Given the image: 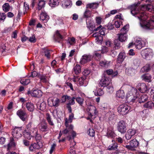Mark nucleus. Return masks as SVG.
<instances>
[{
  "mask_svg": "<svg viewBox=\"0 0 154 154\" xmlns=\"http://www.w3.org/2000/svg\"><path fill=\"white\" fill-rule=\"evenodd\" d=\"M140 4V3H139L138 4H134L131 6V12L133 16H135L140 12V9L138 7V5ZM153 8V7L152 5L150 4H148L144 5L141 6L140 9L142 10H145L149 11H152Z\"/></svg>",
  "mask_w": 154,
  "mask_h": 154,
  "instance_id": "1",
  "label": "nucleus"
},
{
  "mask_svg": "<svg viewBox=\"0 0 154 154\" xmlns=\"http://www.w3.org/2000/svg\"><path fill=\"white\" fill-rule=\"evenodd\" d=\"M141 54L144 59L149 60L153 57L154 53L152 49L147 48L142 50Z\"/></svg>",
  "mask_w": 154,
  "mask_h": 154,
  "instance_id": "2",
  "label": "nucleus"
},
{
  "mask_svg": "<svg viewBox=\"0 0 154 154\" xmlns=\"http://www.w3.org/2000/svg\"><path fill=\"white\" fill-rule=\"evenodd\" d=\"M127 100L128 102H134L135 100L137 99V90L133 88L130 91H129L127 95Z\"/></svg>",
  "mask_w": 154,
  "mask_h": 154,
  "instance_id": "3",
  "label": "nucleus"
},
{
  "mask_svg": "<svg viewBox=\"0 0 154 154\" xmlns=\"http://www.w3.org/2000/svg\"><path fill=\"white\" fill-rule=\"evenodd\" d=\"M88 79L86 76H83L79 78L78 77H74L73 81L74 82H77V83L80 86L83 85L86 86L88 83Z\"/></svg>",
  "mask_w": 154,
  "mask_h": 154,
  "instance_id": "4",
  "label": "nucleus"
},
{
  "mask_svg": "<svg viewBox=\"0 0 154 154\" xmlns=\"http://www.w3.org/2000/svg\"><path fill=\"white\" fill-rule=\"evenodd\" d=\"M139 145V142L136 139H134L130 141L129 145L125 144L124 146L128 150L134 151L135 150V148L137 147Z\"/></svg>",
  "mask_w": 154,
  "mask_h": 154,
  "instance_id": "5",
  "label": "nucleus"
},
{
  "mask_svg": "<svg viewBox=\"0 0 154 154\" xmlns=\"http://www.w3.org/2000/svg\"><path fill=\"white\" fill-rule=\"evenodd\" d=\"M24 137L28 140H30L32 137L35 136L36 140H40L41 137L39 134L36 133H32V132L25 130L23 132Z\"/></svg>",
  "mask_w": 154,
  "mask_h": 154,
  "instance_id": "6",
  "label": "nucleus"
},
{
  "mask_svg": "<svg viewBox=\"0 0 154 154\" xmlns=\"http://www.w3.org/2000/svg\"><path fill=\"white\" fill-rule=\"evenodd\" d=\"M23 129L22 127H15L12 131V135L13 137L17 139L19 138L22 136Z\"/></svg>",
  "mask_w": 154,
  "mask_h": 154,
  "instance_id": "7",
  "label": "nucleus"
},
{
  "mask_svg": "<svg viewBox=\"0 0 154 154\" xmlns=\"http://www.w3.org/2000/svg\"><path fill=\"white\" fill-rule=\"evenodd\" d=\"M86 104L88 106V114L90 116L92 117L97 114L98 112L94 106L91 103H88L87 102H86Z\"/></svg>",
  "mask_w": 154,
  "mask_h": 154,
  "instance_id": "8",
  "label": "nucleus"
},
{
  "mask_svg": "<svg viewBox=\"0 0 154 154\" xmlns=\"http://www.w3.org/2000/svg\"><path fill=\"white\" fill-rule=\"evenodd\" d=\"M127 124L125 122L121 120L119 122L117 125L118 131L122 134L125 133L127 130Z\"/></svg>",
  "mask_w": 154,
  "mask_h": 154,
  "instance_id": "9",
  "label": "nucleus"
},
{
  "mask_svg": "<svg viewBox=\"0 0 154 154\" xmlns=\"http://www.w3.org/2000/svg\"><path fill=\"white\" fill-rule=\"evenodd\" d=\"M130 107L126 104L120 105L118 108L119 113L122 115H125L128 113Z\"/></svg>",
  "mask_w": 154,
  "mask_h": 154,
  "instance_id": "10",
  "label": "nucleus"
},
{
  "mask_svg": "<svg viewBox=\"0 0 154 154\" xmlns=\"http://www.w3.org/2000/svg\"><path fill=\"white\" fill-rule=\"evenodd\" d=\"M48 103L50 106L56 107L59 106L60 100L57 97H51L48 99Z\"/></svg>",
  "mask_w": 154,
  "mask_h": 154,
  "instance_id": "11",
  "label": "nucleus"
},
{
  "mask_svg": "<svg viewBox=\"0 0 154 154\" xmlns=\"http://www.w3.org/2000/svg\"><path fill=\"white\" fill-rule=\"evenodd\" d=\"M74 116V114L73 113H71V114L69 115L68 119L67 118L66 119L65 125L66 127L67 128V129L71 130L73 128V126L72 125L69 124V123L72 122Z\"/></svg>",
  "mask_w": 154,
  "mask_h": 154,
  "instance_id": "12",
  "label": "nucleus"
},
{
  "mask_svg": "<svg viewBox=\"0 0 154 154\" xmlns=\"http://www.w3.org/2000/svg\"><path fill=\"white\" fill-rule=\"evenodd\" d=\"M42 146V144L40 142L34 143L30 144L29 147V149L31 152H34Z\"/></svg>",
  "mask_w": 154,
  "mask_h": 154,
  "instance_id": "13",
  "label": "nucleus"
},
{
  "mask_svg": "<svg viewBox=\"0 0 154 154\" xmlns=\"http://www.w3.org/2000/svg\"><path fill=\"white\" fill-rule=\"evenodd\" d=\"M154 26V16L150 17L149 21L145 25V28L149 29H153Z\"/></svg>",
  "mask_w": 154,
  "mask_h": 154,
  "instance_id": "14",
  "label": "nucleus"
},
{
  "mask_svg": "<svg viewBox=\"0 0 154 154\" xmlns=\"http://www.w3.org/2000/svg\"><path fill=\"white\" fill-rule=\"evenodd\" d=\"M110 83V80L108 77H104L100 81L99 84L101 86L105 87L109 85Z\"/></svg>",
  "mask_w": 154,
  "mask_h": 154,
  "instance_id": "15",
  "label": "nucleus"
},
{
  "mask_svg": "<svg viewBox=\"0 0 154 154\" xmlns=\"http://www.w3.org/2000/svg\"><path fill=\"white\" fill-rule=\"evenodd\" d=\"M92 56L88 54H84L81 58L80 63L82 64H84L91 60Z\"/></svg>",
  "mask_w": 154,
  "mask_h": 154,
  "instance_id": "16",
  "label": "nucleus"
},
{
  "mask_svg": "<svg viewBox=\"0 0 154 154\" xmlns=\"http://www.w3.org/2000/svg\"><path fill=\"white\" fill-rule=\"evenodd\" d=\"M28 94H30L34 97H40L42 95V92L40 90H35L32 91H28Z\"/></svg>",
  "mask_w": 154,
  "mask_h": 154,
  "instance_id": "17",
  "label": "nucleus"
},
{
  "mask_svg": "<svg viewBox=\"0 0 154 154\" xmlns=\"http://www.w3.org/2000/svg\"><path fill=\"white\" fill-rule=\"evenodd\" d=\"M137 88L142 93H145L148 90L147 86L143 83L138 84L137 86Z\"/></svg>",
  "mask_w": 154,
  "mask_h": 154,
  "instance_id": "18",
  "label": "nucleus"
},
{
  "mask_svg": "<svg viewBox=\"0 0 154 154\" xmlns=\"http://www.w3.org/2000/svg\"><path fill=\"white\" fill-rule=\"evenodd\" d=\"M30 128H31V131L32 133L37 134V130L36 128L32 125L31 122H29L26 126L25 130L29 131Z\"/></svg>",
  "mask_w": 154,
  "mask_h": 154,
  "instance_id": "19",
  "label": "nucleus"
},
{
  "mask_svg": "<svg viewBox=\"0 0 154 154\" xmlns=\"http://www.w3.org/2000/svg\"><path fill=\"white\" fill-rule=\"evenodd\" d=\"M17 114L23 121H26L27 118V115L25 112L20 109L17 112Z\"/></svg>",
  "mask_w": 154,
  "mask_h": 154,
  "instance_id": "20",
  "label": "nucleus"
},
{
  "mask_svg": "<svg viewBox=\"0 0 154 154\" xmlns=\"http://www.w3.org/2000/svg\"><path fill=\"white\" fill-rule=\"evenodd\" d=\"M39 129L42 132H45L48 130V127L47 124L46 122L43 121L39 125Z\"/></svg>",
  "mask_w": 154,
  "mask_h": 154,
  "instance_id": "21",
  "label": "nucleus"
},
{
  "mask_svg": "<svg viewBox=\"0 0 154 154\" xmlns=\"http://www.w3.org/2000/svg\"><path fill=\"white\" fill-rule=\"evenodd\" d=\"M137 49H140L145 45V42L140 39H137L134 43Z\"/></svg>",
  "mask_w": 154,
  "mask_h": 154,
  "instance_id": "22",
  "label": "nucleus"
},
{
  "mask_svg": "<svg viewBox=\"0 0 154 154\" xmlns=\"http://www.w3.org/2000/svg\"><path fill=\"white\" fill-rule=\"evenodd\" d=\"M61 2L62 7L64 8H69L72 5L71 0H63Z\"/></svg>",
  "mask_w": 154,
  "mask_h": 154,
  "instance_id": "23",
  "label": "nucleus"
},
{
  "mask_svg": "<svg viewBox=\"0 0 154 154\" xmlns=\"http://www.w3.org/2000/svg\"><path fill=\"white\" fill-rule=\"evenodd\" d=\"M119 41L121 42H124L127 39V35L126 34L121 32L120 34L117 35Z\"/></svg>",
  "mask_w": 154,
  "mask_h": 154,
  "instance_id": "24",
  "label": "nucleus"
},
{
  "mask_svg": "<svg viewBox=\"0 0 154 154\" xmlns=\"http://www.w3.org/2000/svg\"><path fill=\"white\" fill-rule=\"evenodd\" d=\"M107 135L108 137L113 138L115 137V134L112 127H109L108 128Z\"/></svg>",
  "mask_w": 154,
  "mask_h": 154,
  "instance_id": "25",
  "label": "nucleus"
},
{
  "mask_svg": "<svg viewBox=\"0 0 154 154\" xmlns=\"http://www.w3.org/2000/svg\"><path fill=\"white\" fill-rule=\"evenodd\" d=\"M49 17L45 12H42L40 14V20L46 22L49 20Z\"/></svg>",
  "mask_w": 154,
  "mask_h": 154,
  "instance_id": "26",
  "label": "nucleus"
},
{
  "mask_svg": "<svg viewBox=\"0 0 154 154\" xmlns=\"http://www.w3.org/2000/svg\"><path fill=\"white\" fill-rule=\"evenodd\" d=\"M54 38L55 40L58 42L63 39V37L61 35L60 33V32L58 30H57L54 36Z\"/></svg>",
  "mask_w": 154,
  "mask_h": 154,
  "instance_id": "27",
  "label": "nucleus"
},
{
  "mask_svg": "<svg viewBox=\"0 0 154 154\" xmlns=\"http://www.w3.org/2000/svg\"><path fill=\"white\" fill-rule=\"evenodd\" d=\"M98 3L96 2L88 3L86 5V8L87 9H96L98 7Z\"/></svg>",
  "mask_w": 154,
  "mask_h": 154,
  "instance_id": "28",
  "label": "nucleus"
},
{
  "mask_svg": "<svg viewBox=\"0 0 154 154\" xmlns=\"http://www.w3.org/2000/svg\"><path fill=\"white\" fill-rule=\"evenodd\" d=\"M93 36L94 37L96 38V42L97 43H101L103 40V37L102 36L99 35L98 32H96L94 33Z\"/></svg>",
  "mask_w": 154,
  "mask_h": 154,
  "instance_id": "29",
  "label": "nucleus"
},
{
  "mask_svg": "<svg viewBox=\"0 0 154 154\" xmlns=\"http://www.w3.org/2000/svg\"><path fill=\"white\" fill-rule=\"evenodd\" d=\"M26 107L27 109L30 112L33 111L34 109V104L31 102L26 103Z\"/></svg>",
  "mask_w": 154,
  "mask_h": 154,
  "instance_id": "30",
  "label": "nucleus"
},
{
  "mask_svg": "<svg viewBox=\"0 0 154 154\" xmlns=\"http://www.w3.org/2000/svg\"><path fill=\"white\" fill-rule=\"evenodd\" d=\"M117 97L123 99L125 97V93L123 90H119L117 91L116 93Z\"/></svg>",
  "mask_w": 154,
  "mask_h": 154,
  "instance_id": "31",
  "label": "nucleus"
},
{
  "mask_svg": "<svg viewBox=\"0 0 154 154\" xmlns=\"http://www.w3.org/2000/svg\"><path fill=\"white\" fill-rule=\"evenodd\" d=\"M70 145L71 146L68 154H75V149L74 147V146L75 145V142L73 140L71 142Z\"/></svg>",
  "mask_w": 154,
  "mask_h": 154,
  "instance_id": "32",
  "label": "nucleus"
},
{
  "mask_svg": "<svg viewBox=\"0 0 154 154\" xmlns=\"http://www.w3.org/2000/svg\"><path fill=\"white\" fill-rule=\"evenodd\" d=\"M125 72L128 75L133 76L134 75L136 71L134 69L131 68H126L125 69Z\"/></svg>",
  "mask_w": 154,
  "mask_h": 154,
  "instance_id": "33",
  "label": "nucleus"
},
{
  "mask_svg": "<svg viewBox=\"0 0 154 154\" xmlns=\"http://www.w3.org/2000/svg\"><path fill=\"white\" fill-rule=\"evenodd\" d=\"M142 79L144 81L147 82H150L151 79V75L148 74H145L141 76Z\"/></svg>",
  "mask_w": 154,
  "mask_h": 154,
  "instance_id": "34",
  "label": "nucleus"
},
{
  "mask_svg": "<svg viewBox=\"0 0 154 154\" xmlns=\"http://www.w3.org/2000/svg\"><path fill=\"white\" fill-rule=\"evenodd\" d=\"M41 52L42 54H44L49 59L50 58V53L49 50L45 48H44L42 49Z\"/></svg>",
  "mask_w": 154,
  "mask_h": 154,
  "instance_id": "35",
  "label": "nucleus"
},
{
  "mask_svg": "<svg viewBox=\"0 0 154 154\" xmlns=\"http://www.w3.org/2000/svg\"><path fill=\"white\" fill-rule=\"evenodd\" d=\"M125 53L124 52H121L119 54L117 59L119 63L122 62L125 58Z\"/></svg>",
  "mask_w": 154,
  "mask_h": 154,
  "instance_id": "36",
  "label": "nucleus"
},
{
  "mask_svg": "<svg viewBox=\"0 0 154 154\" xmlns=\"http://www.w3.org/2000/svg\"><path fill=\"white\" fill-rule=\"evenodd\" d=\"M102 27V26L100 25L99 26L97 27L96 29H95L94 30L96 31H98L99 30V32H98L99 33V35H105V32L104 30H105V29L104 28H103L101 29L100 28Z\"/></svg>",
  "mask_w": 154,
  "mask_h": 154,
  "instance_id": "37",
  "label": "nucleus"
},
{
  "mask_svg": "<svg viewBox=\"0 0 154 154\" xmlns=\"http://www.w3.org/2000/svg\"><path fill=\"white\" fill-rule=\"evenodd\" d=\"M59 4L58 0H50L49 5L52 7H54L57 6Z\"/></svg>",
  "mask_w": 154,
  "mask_h": 154,
  "instance_id": "38",
  "label": "nucleus"
},
{
  "mask_svg": "<svg viewBox=\"0 0 154 154\" xmlns=\"http://www.w3.org/2000/svg\"><path fill=\"white\" fill-rule=\"evenodd\" d=\"M143 106L145 108L151 109L154 106V104L151 101H149L143 105Z\"/></svg>",
  "mask_w": 154,
  "mask_h": 154,
  "instance_id": "39",
  "label": "nucleus"
},
{
  "mask_svg": "<svg viewBox=\"0 0 154 154\" xmlns=\"http://www.w3.org/2000/svg\"><path fill=\"white\" fill-rule=\"evenodd\" d=\"M148 99V96L146 94L141 96L139 98L138 101L139 103H143L146 101Z\"/></svg>",
  "mask_w": 154,
  "mask_h": 154,
  "instance_id": "40",
  "label": "nucleus"
},
{
  "mask_svg": "<svg viewBox=\"0 0 154 154\" xmlns=\"http://www.w3.org/2000/svg\"><path fill=\"white\" fill-rule=\"evenodd\" d=\"M74 71L76 74H78L81 71V67L79 65L76 64L74 67Z\"/></svg>",
  "mask_w": 154,
  "mask_h": 154,
  "instance_id": "41",
  "label": "nucleus"
},
{
  "mask_svg": "<svg viewBox=\"0 0 154 154\" xmlns=\"http://www.w3.org/2000/svg\"><path fill=\"white\" fill-rule=\"evenodd\" d=\"M16 146V143L14 141L13 138H12L10 140V143L8 144V149L9 150L11 147H14Z\"/></svg>",
  "mask_w": 154,
  "mask_h": 154,
  "instance_id": "42",
  "label": "nucleus"
},
{
  "mask_svg": "<svg viewBox=\"0 0 154 154\" xmlns=\"http://www.w3.org/2000/svg\"><path fill=\"white\" fill-rule=\"evenodd\" d=\"M91 11L88 9L86 8V9L84 13V16L85 17L88 18L91 17Z\"/></svg>",
  "mask_w": 154,
  "mask_h": 154,
  "instance_id": "43",
  "label": "nucleus"
},
{
  "mask_svg": "<svg viewBox=\"0 0 154 154\" xmlns=\"http://www.w3.org/2000/svg\"><path fill=\"white\" fill-rule=\"evenodd\" d=\"M118 146L116 144L113 143L109 146L108 149L109 150H115L117 149Z\"/></svg>",
  "mask_w": 154,
  "mask_h": 154,
  "instance_id": "44",
  "label": "nucleus"
},
{
  "mask_svg": "<svg viewBox=\"0 0 154 154\" xmlns=\"http://www.w3.org/2000/svg\"><path fill=\"white\" fill-rule=\"evenodd\" d=\"M109 62L104 60L100 61L99 64L101 66L106 67L109 66Z\"/></svg>",
  "mask_w": 154,
  "mask_h": 154,
  "instance_id": "45",
  "label": "nucleus"
},
{
  "mask_svg": "<svg viewBox=\"0 0 154 154\" xmlns=\"http://www.w3.org/2000/svg\"><path fill=\"white\" fill-rule=\"evenodd\" d=\"M3 10L6 12L8 11L10 8V7L8 3H5L2 6Z\"/></svg>",
  "mask_w": 154,
  "mask_h": 154,
  "instance_id": "46",
  "label": "nucleus"
},
{
  "mask_svg": "<svg viewBox=\"0 0 154 154\" xmlns=\"http://www.w3.org/2000/svg\"><path fill=\"white\" fill-rule=\"evenodd\" d=\"M46 119L48 122L49 124L53 126L54 125V124L51 121V116L49 113H47L46 114Z\"/></svg>",
  "mask_w": 154,
  "mask_h": 154,
  "instance_id": "47",
  "label": "nucleus"
},
{
  "mask_svg": "<svg viewBox=\"0 0 154 154\" xmlns=\"http://www.w3.org/2000/svg\"><path fill=\"white\" fill-rule=\"evenodd\" d=\"M150 69V68L149 65L147 64L141 69V70L143 72H147L149 71Z\"/></svg>",
  "mask_w": 154,
  "mask_h": 154,
  "instance_id": "48",
  "label": "nucleus"
},
{
  "mask_svg": "<svg viewBox=\"0 0 154 154\" xmlns=\"http://www.w3.org/2000/svg\"><path fill=\"white\" fill-rule=\"evenodd\" d=\"M106 91L110 93H112L114 91L113 88L112 86L111 83H110L109 85L107 86Z\"/></svg>",
  "mask_w": 154,
  "mask_h": 154,
  "instance_id": "49",
  "label": "nucleus"
},
{
  "mask_svg": "<svg viewBox=\"0 0 154 154\" xmlns=\"http://www.w3.org/2000/svg\"><path fill=\"white\" fill-rule=\"evenodd\" d=\"M140 17H138V18L140 20H144L146 19L147 16L144 12H141L140 13Z\"/></svg>",
  "mask_w": 154,
  "mask_h": 154,
  "instance_id": "50",
  "label": "nucleus"
},
{
  "mask_svg": "<svg viewBox=\"0 0 154 154\" xmlns=\"http://www.w3.org/2000/svg\"><path fill=\"white\" fill-rule=\"evenodd\" d=\"M104 92L102 89L100 88L98 89L96 92L95 93V95L96 96H101L103 94Z\"/></svg>",
  "mask_w": 154,
  "mask_h": 154,
  "instance_id": "51",
  "label": "nucleus"
},
{
  "mask_svg": "<svg viewBox=\"0 0 154 154\" xmlns=\"http://www.w3.org/2000/svg\"><path fill=\"white\" fill-rule=\"evenodd\" d=\"M77 102L81 106H82L83 104L84 99L83 98L80 97H78L75 98Z\"/></svg>",
  "mask_w": 154,
  "mask_h": 154,
  "instance_id": "52",
  "label": "nucleus"
},
{
  "mask_svg": "<svg viewBox=\"0 0 154 154\" xmlns=\"http://www.w3.org/2000/svg\"><path fill=\"white\" fill-rule=\"evenodd\" d=\"M45 3L44 1L41 0L39 2L38 9V10H40L43 7H44Z\"/></svg>",
  "mask_w": 154,
  "mask_h": 154,
  "instance_id": "53",
  "label": "nucleus"
},
{
  "mask_svg": "<svg viewBox=\"0 0 154 154\" xmlns=\"http://www.w3.org/2000/svg\"><path fill=\"white\" fill-rule=\"evenodd\" d=\"M129 25H125L121 29V32L124 33L126 34L127 32L128 31L129 29Z\"/></svg>",
  "mask_w": 154,
  "mask_h": 154,
  "instance_id": "54",
  "label": "nucleus"
},
{
  "mask_svg": "<svg viewBox=\"0 0 154 154\" xmlns=\"http://www.w3.org/2000/svg\"><path fill=\"white\" fill-rule=\"evenodd\" d=\"M56 146L57 145L55 143H53L51 145L50 149L49 151L50 154H51L54 151Z\"/></svg>",
  "mask_w": 154,
  "mask_h": 154,
  "instance_id": "55",
  "label": "nucleus"
},
{
  "mask_svg": "<svg viewBox=\"0 0 154 154\" xmlns=\"http://www.w3.org/2000/svg\"><path fill=\"white\" fill-rule=\"evenodd\" d=\"M39 78L41 82L44 83H46L47 82V77L45 75H40Z\"/></svg>",
  "mask_w": 154,
  "mask_h": 154,
  "instance_id": "56",
  "label": "nucleus"
},
{
  "mask_svg": "<svg viewBox=\"0 0 154 154\" xmlns=\"http://www.w3.org/2000/svg\"><path fill=\"white\" fill-rule=\"evenodd\" d=\"M30 82V80L29 79H23L20 81V83L23 85H27Z\"/></svg>",
  "mask_w": 154,
  "mask_h": 154,
  "instance_id": "57",
  "label": "nucleus"
},
{
  "mask_svg": "<svg viewBox=\"0 0 154 154\" xmlns=\"http://www.w3.org/2000/svg\"><path fill=\"white\" fill-rule=\"evenodd\" d=\"M73 128L71 130L68 129V134L71 133L72 135V137L74 138L76 136V133L73 130Z\"/></svg>",
  "mask_w": 154,
  "mask_h": 154,
  "instance_id": "58",
  "label": "nucleus"
},
{
  "mask_svg": "<svg viewBox=\"0 0 154 154\" xmlns=\"http://www.w3.org/2000/svg\"><path fill=\"white\" fill-rule=\"evenodd\" d=\"M68 129L66 127V128L62 131H60V132L59 136L60 137L63 134H66L68 133Z\"/></svg>",
  "mask_w": 154,
  "mask_h": 154,
  "instance_id": "59",
  "label": "nucleus"
},
{
  "mask_svg": "<svg viewBox=\"0 0 154 154\" xmlns=\"http://www.w3.org/2000/svg\"><path fill=\"white\" fill-rule=\"evenodd\" d=\"M88 132V134L90 136L93 137L94 136L95 131L93 129H89Z\"/></svg>",
  "mask_w": 154,
  "mask_h": 154,
  "instance_id": "60",
  "label": "nucleus"
},
{
  "mask_svg": "<svg viewBox=\"0 0 154 154\" xmlns=\"http://www.w3.org/2000/svg\"><path fill=\"white\" fill-rule=\"evenodd\" d=\"M114 43L115 49H118L120 47V43L119 42L118 40H115Z\"/></svg>",
  "mask_w": 154,
  "mask_h": 154,
  "instance_id": "61",
  "label": "nucleus"
},
{
  "mask_svg": "<svg viewBox=\"0 0 154 154\" xmlns=\"http://www.w3.org/2000/svg\"><path fill=\"white\" fill-rule=\"evenodd\" d=\"M68 42L70 45H73L75 42V39L74 37L69 38L68 39Z\"/></svg>",
  "mask_w": 154,
  "mask_h": 154,
  "instance_id": "62",
  "label": "nucleus"
},
{
  "mask_svg": "<svg viewBox=\"0 0 154 154\" xmlns=\"http://www.w3.org/2000/svg\"><path fill=\"white\" fill-rule=\"evenodd\" d=\"M70 97L67 95H64L62 97L61 101L63 103L65 102L66 100H70Z\"/></svg>",
  "mask_w": 154,
  "mask_h": 154,
  "instance_id": "63",
  "label": "nucleus"
},
{
  "mask_svg": "<svg viewBox=\"0 0 154 154\" xmlns=\"http://www.w3.org/2000/svg\"><path fill=\"white\" fill-rule=\"evenodd\" d=\"M122 22L120 20H118L115 21L114 25L115 27L116 28H119Z\"/></svg>",
  "mask_w": 154,
  "mask_h": 154,
  "instance_id": "64",
  "label": "nucleus"
}]
</instances>
